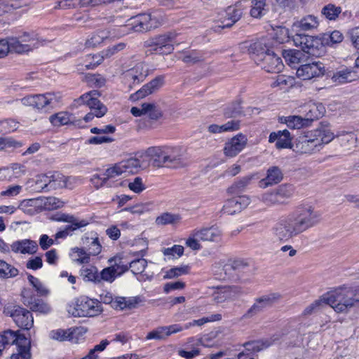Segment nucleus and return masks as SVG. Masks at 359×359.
Returning a JSON list of instances; mask_svg holds the SVG:
<instances>
[{
	"label": "nucleus",
	"instance_id": "nucleus-38",
	"mask_svg": "<svg viewBox=\"0 0 359 359\" xmlns=\"http://www.w3.org/2000/svg\"><path fill=\"white\" fill-rule=\"evenodd\" d=\"M56 219L58 221H63L70 223V225L66 226L69 233L81 227L86 226L89 224V222L86 219L79 220L75 218L74 216L67 215H62L60 218Z\"/></svg>",
	"mask_w": 359,
	"mask_h": 359
},
{
	"label": "nucleus",
	"instance_id": "nucleus-20",
	"mask_svg": "<svg viewBox=\"0 0 359 359\" xmlns=\"http://www.w3.org/2000/svg\"><path fill=\"white\" fill-rule=\"evenodd\" d=\"M147 75L148 70L144 68V65L142 63H138L125 73L124 79L131 87L132 85L142 82Z\"/></svg>",
	"mask_w": 359,
	"mask_h": 359
},
{
	"label": "nucleus",
	"instance_id": "nucleus-37",
	"mask_svg": "<svg viewBox=\"0 0 359 359\" xmlns=\"http://www.w3.org/2000/svg\"><path fill=\"white\" fill-rule=\"evenodd\" d=\"M50 122L54 126H61L69 123L74 124V118L72 114L67 111H60L51 115L49 118Z\"/></svg>",
	"mask_w": 359,
	"mask_h": 359
},
{
	"label": "nucleus",
	"instance_id": "nucleus-26",
	"mask_svg": "<svg viewBox=\"0 0 359 359\" xmlns=\"http://www.w3.org/2000/svg\"><path fill=\"white\" fill-rule=\"evenodd\" d=\"M275 141H276V147L278 149L293 148L292 137L287 130L271 133L269 137V142H274Z\"/></svg>",
	"mask_w": 359,
	"mask_h": 359
},
{
	"label": "nucleus",
	"instance_id": "nucleus-64",
	"mask_svg": "<svg viewBox=\"0 0 359 359\" xmlns=\"http://www.w3.org/2000/svg\"><path fill=\"white\" fill-rule=\"evenodd\" d=\"M28 280L30 284L36 289V290L41 295L46 294L48 293V290L44 287L41 281L36 277L29 275Z\"/></svg>",
	"mask_w": 359,
	"mask_h": 359
},
{
	"label": "nucleus",
	"instance_id": "nucleus-31",
	"mask_svg": "<svg viewBox=\"0 0 359 359\" xmlns=\"http://www.w3.org/2000/svg\"><path fill=\"white\" fill-rule=\"evenodd\" d=\"M283 179V173L277 166H273L268 169L266 177L259 182V187L265 189L279 183Z\"/></svg>",
	"mask_w": 359,
	"mask_h": 359
},
{
	"label": "nucleus",
	"instance_id": "nucleus-30",
	"mask_svg": "<svg viewBox=\"0 0 359 359\" xmlns=\"http://www.w3.org/2000/svg\"><path fill=\"white\" fill-rule=\"evenodd\" d=\"M311 131L315 134V137L318 138L321 149L323 144H328L336 137L327 123H321L316 129Z\"/></svg>",
	"mask_w": 359,
	"mask_h": 359
},
{
	"label": "nucleus",
	"instance_id": "nucleus-54",
	"mask_svg": "<svg viewBox=\"0 0 359 359\" xmlns=\"http://www.w3.org/2000/svg\"><path fill=\"white\" fill-rule=\"evenodd\" d=\"M341 12L340 7H337L333 4H328L324 6L321 13L328 20H335Z\"/></svg>",
	"mask_w": 359,
	"mask_h": 359
},
{
	"label": "nucleus",
	"instance_id": "nucleus-3",
	"mask_svg": "<svg viewBox=\"0 0 359 359\" xmlns=\"http://www.w3.org/2000/svg\"><path fill=\"white\" fill-rule=\"evenodd\" d=\"M223 114L224 117L232 119L222 125H210L208 127V133L211 134L232 133L241 128V121L236 118L243 114L240 101H235L226 105L223 109Z\"/></svg>",
	"mask_w": 359,
	"mask_h": 359
},
{
	"label": "nucleus",
	"instance_id": "nucleus-60",
	"mask_svg": "<svg viewBox=\"0 0 359 359\" xmlns=\"http://www.w3.org/2000/svg\"><path fill=\"white\" fill-rule=\"evenodd\" d=\"M29 308L36 312H40L42 313H47L50 311V306L43 301L40 299L34 300L33 302H27Z\"/></svg>",
	"mask_w": 359,
	"mask_h": 359
},
{
	"label": "nucleus",
	"instance_id": "nucleus-52",
	"mask_svg": "<svg viewBox=\"0 0 359 359\" xmlns=\"http://www.w3.org/2000/svg\"><path fill=\"white\" fill-rule=\"evenodd\" d=\"M9 43L10 51H13L17 53H27V45H24L22 42H20V38L18 37H9L8 38Z\"/></svg>",
	"mask_w": 359,
	"mask_h": 359
},
{
	"label": "nucleus",
	"instance_id": "nucleus-47",
	"mask_svg": "<svg viewBox=\"0 0 359 359\" xmlns=\"http://www.w3.org/2000/svg\"><path fill=\"white\" fill-rule=\"evenodd\" d=\"M71 256L74 262L79 264H88L90 262V254L86 252L83 248H72Z\"/></svg>",
	"mask_w": 359,
	"mask_h": 359
},
{
	"label": "nucleus",
	"instance_id": "nucleus-33",
	"mask_svg": "<svg viewBox=\"0 0 359 359\" xmlns=\"http://www.w3.org/2000/svg\"><path fill=\"white\" fill-rule=\"evenodd\" d=\"M18 208L25 214L34 215L41 211V202L39 198L24 200L20 203Z\"/></svg>",
	"mask_w": 359,
	"mask_h": 359
},
{
	"label": "nucleus",
	"instance_id": "nucleus-50",
	"mask_svg": "<svg viewBox=\"0 0 359 359\" xmlns=\"http://www.w3.org/2000/svg\"><path fill=\"white\" fill-rule=\"evenodd\" d=\"M18 270L4 260H0V277L13 278L18 276Z\"/></svg>",
	"mask_w": 359,
	"mask_h": 359
},
{
	"label": "nucleus",
	"instance_id": "nucleus-5",
	"mask_svg": "<svg viewBox=\"0 0 359 359\" xmlns=\"http://www.w3.org/2000/svg\"><path fill=\"white\" fill-rule=\"evenodd\" d=\"M100 95L98 91L92 90L82 95L78 99V102L86 104L91 110V112L84 117L86 122L90 121L94 116L102 117L107 113V107L98 100Z\"/></svg>",
	"mask_w": 359,
	"mask_h": 359
},
{
	"label": "nucleus",
	"instance_id": "nucleus-15",
	"mask_svg": "<svg viewBox=\"0 0 359 359\" xmlns=\"http://www.w3.org/2000/svg\"><path fill=\"white\" fill-rule=\"evenodd\" d=\"M76 311L79 316L93 317L100 313L102 309L100 302L85 297L76 304Z\"/></svg>",
	"mask_w": 359,
	"mask_h": 359
},
{
	"label": "nucleus",
	"instance_id": "nucleus-14",
	"mask_svg": "<svg viewBox=\"0 0 359 359\" xmlns=\"http://www.w3.org/2000/svg\"><path fill=\"white\" fill-rule=\"evenodd\" d=\"M165 83L164 76L160 75L155 77L151 81L144 85L135 93L130 95L132 101H136L139 99H142L147 95L157 92Z\"/></svg>",
	"mask_w": 359,
	"mask_h": 359
},
{
	"label": "nucleus",
	"instance_id": "nucleus-55",
	"mask_svg": "<svg viewBox=\"0 0 359 359\" xmlns=\"http://www.w3.org/2000/svg\"><path fill=\"white\" fill-rule=\"evenodd\" d=\"M147 265V261L145 259H136L130 262L129 268L131 271L136 275L142 273Z\"/></svg>",
	"mask_w": 359,
	"mask_h": 359
},
{
	"label": "nucleus",
	"instance_id": "nucleus-49",
	"mask_svg": "<svg viewBox=\"0 0 359 359\" xmlns=\"http://www.w3.org/2000/svg\"><path fill=\"white\" fill-rule=\"evenodd\" d=\"M109 37V32L104 30H100L94 33L91 37L86 42L88 47H95L103 42Z\"/></svg>",
	"mask_w": 359,
	"mask_h": 359
},
{
	"label": "nucleus",
	"instance_id": "nucleus-48",
	"mask_svg": "<svg viewBox=\"0 0 359 359\" xmlns=\"http://www.w3.org/2000/svg\"><path fill=\"white\" fill-rule=\"evenodd\" d=\"M180 217L178 215L170 212H164L156 219L158 225L175 224L180 222Z\"/></svg>",
	"mask_w": 359,
	"mask_h": 359
},
{
	"label": "nucleus",
	"instance_id": "nucleus-36",
	"mask_svg": "<svg viewBox=\"0 0 359 359\" xmlns=\"http://www.w3.org/2000/svg\"><path fill=\"white\" fill-rule=\"evenodd\" d=\"M18 37L21 40L20 42H22L24 45H27V50L28 52L43 45V41L40 39L38 34L34 32H23Z\"/></svg>",
	"mask_w": 359,
	"mask_h": 359
},
{
	"label": "nucleus",
	"instance_id": "nucleus-7",
	"mask_svg": "<svg viewBox=\"0 0 359 359\" xmlns=\"http://www.w3.org/2000/svg\"><path fill=\"white\" fill-rule=\"evenodd\" d=\"M320 149L319 141L311 130L299 136L293 145V150L302 154H311Z\"/></svg>",
	"mask_w": 359,
	"mask_h": 359
},
{
	"label": "nucleus",
	"instance_id": "nucleus-19",
	"mask_svg": "<svg viewBox=\"0 0 359 359\" xmlns=\"http://www.w3.org/2000/svg\"><path fill=\"white\" fill-rule=\"evenodd\" d=\"M261 62L262 68L268 72L279 73L284 68L281 58L273 51L265 54Z\"/></svg>",
	"mask_w": 359,
	"mask_h": 359
},
{
	"label": "nucleus",
	"instance_id": "nucleus-42",
	"mask_svg": "<svg viewBox=\"0 0 359 359\" xmlns=\"http://www.w3.org/2000/svg\"><path fill=\"white\" fill-rule=\"evenodd\" d=\"M280 121L285 123L291 129H300L304 127H308L303 117L300 116H283L280 118Z\"/></svg>",
	"mask_w": 359,
	"mask_h": 359
},
{
	"label": "nucleus",
	"instance_id": "nucleus-56",
	"mask_svg": "<svg viewBox=\"0 0 359 359\" xmlns=\"http://www.w3.org/2000/svg\"><path fill=\"white\" fill-rule=\"evenodd\" d=\"M189 266L187 265L172 268L166 271L164 278L167 279L175 278L182 275L189 273Z\"/></svg>",
	"mask_w": 359,
	"mask_h": 359
},
{
	"label": "nucleus",
	"instance_id": "nucleus-8",
	"mask_svg": "<svg viewBox=\"0 0 359 359\" xmlns=\"http://www.w3.org/2000/svg\"><path fill=\"white\" fill-rule=\"evenodd\" d=\"M56 96L54 94L48 93L45 94L29 95L22 97L20 102L25 107H32L38 111L42 110L46 107L50 106L56 102Z\"/></svg>",
	"mask_w": 359,
	"mask_h": 359
},
{
	"label": "nucleus",
	"instance_id": "nucleus-6",
	"mask_svg": "<svg viewBox=\"0 0 359 359\" xmlns=\"http://www.w3.org/2000/svg\"><path fill=\"white\" fill-rule=\"evenodd\" d=\"M292 41L296 46L301 47V50L311 56H320L323 49V42L318 37L297 34L292 37Z\"/></svg>",
	"mask_w": 359,
	"mask_h": 359
},
{
	"label": "nucleus",
	"instance_id": "nucleus-32",
	"mask_svg": "<svg viewBox=\"0 0 359 359\" xmlns=\"http://www.w3.org/2000/svg\"><path fill=\"white\" fill-rule=\"evenodd\" d=\"M336 139L345 151H350L356 147L358 137L353 132L341 131L336 135Z\"/></svg>",
	"mask_w": 359,
	"mask_h": 359
},
{
	"label": "nucleus",
	"instance_id": "nucleus-17",
	"mask_svg": "<svg viewBox=\"0 0 359 359\" xmlns=\"http://www.w3.org/2000/svg\"><path fill=\"white\" fill-rule=\"evenodd\" d=\"M250 203L247 196H239L227 200L223 205L222 211L227 215H233L246 208Z\"/></svg>",
	"mask_w": 359,
	"mask_h": 359
},
{
	"label": "nucleus",
	"instance_id": "nucleus-21",
	"mask_svg": "<svg viewBox=\"0 0 359 359\" xmlns=\"http://www.w3.org/2000/svg\"><path fill=\"white\" fill-rule=\"evenodd\" d=\"M320 22L318 16L313 14H307L301 18L296 20L292 27L302 32H312L318 29Z\"/></svg>",
	"mask_w": 359,
	"mask_h": 359
},
{
	"label": "nucleus",
	"instance_id": "nucleus-43",
	"mask_svg": "<svg viewBox=\"0 0 359 359\" xmlns=\"http://www.w3.org/2000/svg\"><path fill=\"white\" fill-rule=\"evenodd\" d=\"M280 205L286 203L287 200L292 197L294 193L292 186L282 184L275 189Z\"/></svg>",
	"mask_w": 359,
	"mask_h": 359
},
{
	"label": "nucleus",
	"instance_id": "nucleus-51",
	"mask_svg": "<svg viewBox=\"0 0 359 359\" xmlns=\"http://www.w3.org/2000/svg\"><path fill=\"white\" fill-rule=\"evenodd\" d=\"M265 0H252L250 15L253 18H261L265 14Z\"/></svg>",
	"mask_w": 359,
	"mask_h": 359
},
{
	"label": "nucleus",
	"instance_id": "nucleus-40",
	"mask_svg": "<svg viewBox=\"0 0 359 359\" xmlns=\"http://www.w3.org/2000/svg\"><path fill=\"white\" fill-rule=\"evenodd\" d=\"M20 343L17 346V353H13L11 356V359H29V341L28 339H20Z\"/></svg>",
	"mask_w": 359,
	"mask_h": 359
},
{
	"label": "nucleus",
	"instance_id": "nucleus-45",
	"mask_svg": "<svg viewBox=\"0 0 359 359\" xmlns=\"http://www.w3.org/2000/svg\"><path fill=\"white\" fill-rule=\"evenodd\" d=\"M87 330L83 327H76L68 330V341L78 344L84 340Z\"/></svg>",
	"mask_w": 359,
	"mask_h": 359
},
{
	"label": "nucleus",
	"instance_id": "nucleus-23",
	"mask_svg": "<svg viewBox=\"0 0 359 359\" xmlns=\"http://www.w3.org/2000/svg\"><path fill=\"white\" fill-rule=\"evenodd\" d=\"M304 117H303L306 125L311 126L313 121L322 117L325 109L321 103H310L304 107Z\"/></svg>",
	"mask_w": 359,
	"mask_h": 359
},
{
	"label": "nucleus",
	"instance_id": "nucleus-9",
	"mask_svg": "<svg viewBox=\"0 0 359 359\" xmlns=\"http://www.w3.org/2000/svg\"><path fill=\"white\" fill-rule=\"evenodd\" d=\"M141 167L140 160L130 158L115 164L114 166L107 169V175L109 177L119 176L121 175H129L137 173Z\"/></svg>",
	"mask_w": 359,
	"mask_h": 359
},
{
	"label": "nucleus",
	"instance_id": "nucleus-39",
	"mask_svg": "<svg viewBox=\"0 0 359 359\" xmlns=\"http://www.w3.org/2000/svg\"><path fill=\"white\" fill-rule=\"evenodd\" d=\"M255 177L254 174H251L238 180L228 189V192L236 194L244 191L252 180L255 179Z\"/></svg>",
	"mask_w": 359,
	"mask_h": 359
},
{
	"label": "nucleus",
	"instance_id": "nucleus-10",
	"mask_svg": "<svg viewBox=\"0 0 359 359\" xmlns=\"http://www.w3.org/2000/svg\"><path fill=\"white\" fill-rule=\"evenodd\" d=\"M6 313L19 327L29 330L33 326L34 318L28 310L19 306H14L12 308H8Z\"/></svg>",
	"mask_w": 359,
	"mask_h": 359
},
{
	"label": "nucleus",
	"instance_id": "nucleus-28",
	"mask_svg": "<svg viewBox=\"0 0 359 359\" xmlns=\"http://www.w3.org/2000/svg\"><path fill=\"white\" fill-rule=\"evenodd\" d=\"M11 249L15 253L33 255L38 250V244L34 241L24 239L13 242Z\"/></svg>",
	"mask_w": 359,
	"mask_h": 359
},
{
	"label": "nucleus",
	"instance_id": "nucleus-22",
	"mask_svg": "<svg viewBox=\"0 0 359 359\" xmlns=\"http://www.w3.org/2000/svg\"><path fill=\"white\" fill-rule=\"evenodd\" d=\"M282 55L287 65L292 68L306 62L310 56L306 52L299 50H285L282 52Z\"/></svg>",
	"mask_w": 359,
	"mask_h": 359
},
{
	"label": "nucleus",
	"instance_id": "nucleus-63",
	"mask_svg": "<svg viewBox=\"0 0 359 359\" xmlns=\"http://www.w3.org/2000/svg\"><path fill=\"white\" fill-rule=\"evenodd\" d=\"M114 177H109L107 175V170L102 175H94L91 178V182L93 184L94 187L97 189L102 187L105 184L108 180L111 178H114Z\"/></svg>",
	"mask_w": 359,
	"mask_h": 359
},
{
	"label": "nucleus",
	"instance_id": "nucleus-18",
	"mask_svg": "<svg viewBox=\"0 0 359 359\" xmlns=\"http://www.w3.org/2000/svg\"><path fill=\"white\" fill-rule=\"evenodd\" d=\"M130 25L135 32H146L157 27L156 20L151 15L143 13L130 19Z\"/></svg>",
	"mask_w": 359,
	"mask_h": 359
},
{
	"label": "nucleus",
	"instance_id": "nucleus-16",
	"mask_svg": "<svg viewBox=\"0 0 359 359\" xmlns=\"http://www.w3.org/2000/svg\"><path fill=\"white\" fill-rule=\"evenodd\" d=\"M248 139L242 133H239L225 143L224 154L229 157H234L246 146Z\"/></svg>",
	"mask_w": 359,
	"mask_h": 359
},
{
	"label": "nucleus",
	"instance_id": "nucleus-53",
	"mask_svg": "<svg viewBox=\"0 0 359 359\" xmlns=\"http://www.w3.org/2000/svg\"><path fill=\"white\" fill-rule=\"evenodd\" d=\"M243 346L246 351L252 353H256L269 347V343L266 341H252L245 343Z\"/></svg>",
	"mask_w": 359,
	"mask_h": 359
},
{
	"label": "nucleus",
	"instance_id": "nucleus-41",
	"mask_svg": "<svg viewBox=\"0 0 359 359\" xmlns=\"http://www.w3.org/2000/svg\"><path fill=\"white\" fill-rule=\"evenodd\" d=\"M80 274L85 281L100 283V278L97 267L90 265L83 266L80 270Z\"/></svg>",
	"mask_w": 359,
	"mask_h": 359
},
{
	"label": "nucleus",
	"instance_id": "nucleus-46",
	"mask_svg": "<svg viewBox=\"0 0 359 359\" xmlns=\"http://www.w3.org/2000/svg\"><path fill=\"white\" fill-rule=\"evenodd\" d=\"M142 107L144 114L148 115L152 120H158L163 115L161 109L154 103L144 102Z\"/></svg>",
	"mask_w": 359,
	"mask_h": 359
},
{
	"label": "nucleus",
	"instance_id": "nucleus-59",
	"mask_svg": "<svg viewBox=\"0 0 359 359\" xmlns=\"http://www.w3.org/2000/svg\"><path fill=\"white\" fill-rule=\"evenodd\" d=\"M261 201L268 206L280 205L275 190L263 194Z\"/></svg>",
	"mask_w": 359,
	"mask_h": 359
},
{
	"label": "nucleus",
	"instance_id": "nucleus-1",
	"mask_svg": "<svg viewBox=\"0 0 359 359\" xmlns=\"http://www.w3.org/2000/svg\"><path fill=\"white\" fill-rule=\"evenodd\" d=\"M320 221V213L311 205L299 207L286 218L280 220L272 228L273 235L279 241H287Z\"/></svg>",
	"mask_w": 359,
	"mask_h": 359
},
{
	"label": "nucleus",
	"instance_id": "nucleus-12",
	"mask_svg": "<svg viewBox=\"0 0 359 359\" xmlns=\"http://www.w3.org/2000/svg\"><path fill=\"white\" fill-rule=\"evenodd\" d=\"M175 35L172 33H168L159 35L156 37L150 39L145 41V46L151 47L152 50L158 52L161 54H167L173 50L172 42Z\"/></svg>",
	"mask_w": 359,
	"mask_h": 359
},
{
	"label": "nucleus",
	"instance_id": "nucleus-2",
	"mask_svg": "<svg viewBox=\"0 0 359 359\" xmlns=\"http://www.w3.org/2000/svg\"><path fill=\"white\" fill-rule=\"evenodd\" d=\"M323 300L337 313H348L359 304V287H338L324 295Z\"/></svg>",
	"mask_w": 359,
	"mask_h": 359
},
{
	"label": "nucleus",
	"instance_id": "nucleus-35",
	"mask_svg": "<svg viewBox=\"0 0 359 359\" xmlns=\"http://www.w3.org/2000/svg\"><path fill=\"white\" fill-rule=\"evenodd\" d=\"M249 52L255 55L258 61H262V57H264L265 54H268L271 50L268 46L267 40L262 39L253 43H252L248 49Z\"/></svg>",
	"mask_w": 359,
	"mask_h": 359
},
{
	"label": "nucleus",
	"instance_id": "nucleus-44",
	"mask_svg": "<svg viewBox=\"0 0 359 359\" xmlns=\"http://www.w3.org/2000/svg\"><path fill=\"white\" fill-rule=\"evenodd\" d=\"M41 202V211L43 210H52L62 208L64 203L55 197L39 198Z\"/></svg>",
	"mask_w": 359,
	"mask_h": 359
},
{
	"label": "nucleus",
	"instance_id": "nucleus-34",
	"mask_svg": "<svg viewBox=\"0 0 359 359\" xmlns=\"http://www.w3.org/2000/svg\"><path fill=\"white\" fill-rule=\"evenodd\" d=\"M243 15L242 10L237 6H229L226 10V16L222 22V28L230 27L238 22Z\"/></svg>",
	"mask_w": 359,
	"mask_h": 359
},
{
	"label": "nucleus",
	"instance_id": "nucleus-58",
	"mask_svg": "<svg viewBox=\"0 0 359 359\" xmlns=\"http://www.w3.org/2000/svg\"><path fill=\"white\" fill-rule=\"evenodd\" d=\"M109 262L111 267H114L116 270L117 276L123 274L130 269L128 265L123 264L121 258L117 257L109 259Z\"/></svg>",
	"mask_w": 359,
	"mask_h": 359
},
{
	"label": "nucleus",
	"instance_id": "nucleus-57",
	"mask_svg": "<svg viewBox=\"0 0 359 359\" xmlns=\"http://www.w3.org/2000/svg\"><path fill=\"white\" fill-rule=\"evenodd\" d=\"M273 36V40L278 43H283L288 41L289 31L287 28L283 27H278L275 29Z\"/></svg>",
	"mask_w": 359,
	"mask_h": 359
},
{
	"label": "nucleus",
	"instance_id": "nucleus-29",
	"mask_svg": "<svg viewBox=\"0 0 359 359\" xmlns=\"http://www.w3.org/2000/svg\"><path fill=\"white\" fill-rule=\"evenodd\" d=\"M149 158L156 167L167 165L165 147H152L147 149L144 156Z\"/></svg>",
	"mask_w": 359,
	"mask_h": 359
},
{
	"label": "nucleus",
	"instance_id": "nucleus-62",
	"mask_svg": "<svg viewBox=\"0 0 359 359\" xmlns=\"http://www.w3.org/2000/svg\"><path fill=\"white\" fill-rule=\"evenodd\" d=\"M248 266V264L246 261L243 259H236L231 262L230 264H227L224 266V269L225 273L230 270H242L246 268Z\"/></svg>",
	"mask_w": 359,
	"mask_h": 359
},
{
	"label": "nucleus",
	"instance_id": "nucleus-24",
	"mask_svg": "<svg viewBox=\"0 0 359 359\" xmlns=\"http://www.w3.org/2000/svg\"><path fill=\"white\" fill-rule=\"evenodd\" d=\"M222 232L217 226L203 228L200 230H194L191 236L203 241L219 242L221 240Z\"/></svg>",
	"mask_w": 359,
	"mask_h": 359
},
{
	"label": "nucleus",
	"instance_id": "nucleus-27",
	"mask_svg": "<svg viewBox=\"0 0 359 359\" xmlns=\"http://www.w3.org/2000/svg\"><path fill=\"white\" fill-rule=\"evenodd\" d=\"M167 166L178 167L185 164L182 149L178 147H165Z\"/></svg>",
	"mask_w": 359,
	"mask_h": 359
},
{
	"label": "nucleus",
	"instance_id": "nucleus-13",
	"mask_svg": "<svg viewBox=\"0 0 359 359\" xmlns=\"http://www.w3.org/2000/svg\"><path fill=\"white\" fill-rule=\"evenodd\" d=\"M75 180V177H65L60 173L56 172L50 176L47 175L41 176V179L36 182V184H39L42 183L43 184L39 186L42 189L47 187L48 185L53 189L70 188L71 186L67 184L68 181Z\"/></svg>",
	"mask_w": 359,
	"mask_h": 359
},
{
	"label": "nucleus",
	"instance_id": "nucleus-61",
	"mask_svg": "<svg viewBox=\"0 0 359 359\" xmlns=\"http://www.w3.org/2000/svg\"><path fill=\"white\" fill-rule=\"evenodd\" d=\"M99 276L100 281L104 280L109 283H112L118 276L116 273V270L111 266L102 269Z\"/></svg>",
	"mask_w": 359,
	"mask_h": 359
},
{
	"label": "nucleus",
	"instance_id": "nucleus-11",
	"mask_svg": "<svg viewBox=\"0 0 359 359\" xmlns=\"http://www.w3.org/2000/svg\"><path fill=\"white\" fill-rule=\"evenodd\" d=\"M325 68L320 62H312L301 65L296 72L297 76L302 80H311L324 76Z\"/></svg>",
	"mask_w": 359,
	"mask_h": 359
},
{
	"label": "nucleus",
	"instance_id": "nucleus-4",
	"mask_svg": "<svg viewBox=\"0 0 359 359\" xmlns=\"http://www.w3.org/2000/svg\"><path fill=\"white\" fill-rule=\"evenodd\" d=\"M281 295L279 293H271L257 297L252 306L243 314L241 320H250L263 312L266 308L271 307L279 301Z\"/></svg>",
	"mask_w": 359,
	"mask_h": 359
},
{
	"label": "nucleus",
	"instance_id": "nucleus-25",
	"mask_svg": "<svg viewBox=\"0 0 359 359\" xmlns=\"http://www.w3.org/2000/svg\"><path fill=\"white\" fill-rule=\"evenodd\" d=\"M358 76L353 68L341 67L334 72L331 77L333 83L343 84L355 81Z\"/></svg>",
	"mask_w": 359,
	"mask_h": 359
}]
</instances>
